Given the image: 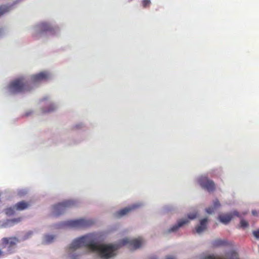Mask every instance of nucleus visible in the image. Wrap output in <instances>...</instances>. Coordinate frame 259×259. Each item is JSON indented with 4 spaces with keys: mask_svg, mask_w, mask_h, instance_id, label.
Here are the masks:
<instances>
[{
    "mask_svg": "<svg viewBox=\"0 0 259 259\" xmlns=\"http://www.w3.org/2000/svg\"><path fill=\"white\" fill-rule=\"evenodd\" d=\"M107 236L105 231L94 232L77 237L69 245L71 249L87 247L91 253L96 254L101 259H114L117 256V250L126 242L125 239L117 243H104Z\"/></svg>",
    "mask_w": 259,
    "mask_h": 259,
    "instance_id": "f257e3e1",
    "label": "nucleus"
},
{
    "mask_svg": "<svg viewBox=\"0 0 259 259\" xmlns=\"http://www.w3.org/2000/svg\"><path fill=\"white\" fill-rule=\"evenodd\" d=\"M59 29V27L54 20H43L33 25L31 29V33L34 39H40L48 34H56Z\"/></svg>",
    "mask_w": 259,
    "mask_h": 259,
    "instance_id": "f03ea898",
    "label": "nucleus"
},
{
    "mask_svg": "<svg viewBox=\"0 0 259 259\" xmlns=\"http://www.w3.org/2000/svg\"><path fill=\"white\" fill-rule=\"evenodd\" d=\"M94 224V222L92 220L80 218L59 222L52 225L51 227L54 229H80L89 227Z\"/></svg>",
    "mask_w": 259,
    "mask_h": 259,
    "instance_id": "7ed1b4c3",
    "label": "nucleus"
},
{
    "mask_svg": "<svg viewBox=\"0 0 259 259\" xmlns=\"http://www.w3.org/2000/svg\"><path fill=\"white\" fill-rule=\"evenodd\" d=\"M40 110L43 113H49L55 111L58 108V105L54 98L49 95L44 96L39 100Z\"/></svg>",
    "mask_w": 259,
    "mask_h": 259,
    "instance_id": "20e7f679",
    "label": "nucleus"
},
{
    "mask_svg": "<svg viewBox=\"0 0 259 259\" xmlns=\"http://www.w3.org/2000/svg\"><path fill=\"white\" fill-rule=\"evenodd\" d=\"M19 240L16 237H4L0 240V247L4 249L5 255L14 253Z\"/></svg>",
    "mask_w": 259,
    "mask_h": 259,
    "instance_id": "39448f33",
    "label": "nucleus"
},
{
    "mask_svg": "<svg viewBox=\"0 0 259 259\" xmlns=\"http://www.w3.org/2000/svg\"><path fill=\"white\" fill-rule=\"evenodd\" d=\"M196 181L202 189L209 193L213 192L216 190L215 183L209 178L207 174H202L197 176Z\"/></svg>",
    "mask_w": 259,
    "mask_h": 259,
    "instance_id": "423d86ee",
    "label": "nucleus"
},
{
    "mask_svg": "<svg viewBox=\"0 0 259 259\" xmlns=\"http://www.w3.org/2000/svg\"><path fill=\"white\" fill-rule=\"evenodd\" d=\"M77 201L73 199H68L59 202L52 206V214L58 217L62 214L66 210L70 207L76 205Z\"/></svg>",
    "mask_w": 259,
    "mask_h": 259,
    "instance_id": "0eeeda50",
    "label": "nucleus"
},
{
    "mask_svg": "<svg viewBox=\"0 0 259 259\" xmlns=\"http://www.w3.org/2000/svg\"><path fill=\"white\" fill-rule=\"evenodd\" d=\"M200 259H240L238 253L234 250L226 251L224 256L213 253H203L200 255Z\"/></svg>",
    "mask_w": 259,
    "mask_h": 259,
    "instance_id": "6e6552de",
    "label": "nucleus"
},
{
    "mask_svg": "<svg viewBox=\"0 0 259 259\" xmlns=\"http://www.w3.org/2000/svg\"><path fill=\"white\" fill-rule=\"evenodd\" d=\"M25 89V84L19 78L12 81L8 86V91L11 94H16L21 93Z\"/></svg>",
    "mask_w": 259,
    "mask_h": 259,
    "instance_id": "1a4fd4ad",
    "label": "nucleus"
},
{
    "mask_svg": "<svg viewBox=\"0 0 259 259\" xmlns=\"http://www.w3.org/2000/svg\"><path fill=\"white\" fill-rule=\"evenodd\" d=\"M142 205L143 203L140 202L133 203L122 209H121L118 211H115L113 213V217L117 219L121 218L126 215L128 212H131V211L139 208Z\"/></svg>",
    "mask_w": 259,
    "mask_h": 259,
    "instance_id": "9d476101",
    "label": "nucleus"
},
{
    "mask_svg": "<svg viewBox=\"0 0 259 259\" xmlns=\"http://www.w3.org/2000/svg\"><path fill=\"white\" fill-rule=\"evenodd\" d=\"M124 239H125L126 241V243H125L124 244H123V245H121V246L117 250V255L118 254V250L121 248L122 247V246L126 245V244H128V248L131 249V250H136L139 248L141 247V246H142V240L140 239H134V240H132L131 241H129L128 240V239L127 238H123V239H122L118 241H116V242H113L112 243H119L121 241H122V240H124Z\"/></svg>",
    "mask_w": 259,
    "mask_h": 259,
    "instance_id": "9b49d317",
    "label": "nucleus"
},
{
    "mask_svg": "<svg viewBox=\"0 0 259 259\" xmlns=\"http://www.w3.org/2000/svg\"><path fill=\"white\" fill-rule=\"evenodd\" d=\"M189 222L187 219H181L177 221V223L172 225L169 229L165 231V234H170L177 232L181 228L184 226Z\"/></svg>",
    "mask_w": 259,
    "mask_h": 259,
    "instance_id": "f8f14e48",
    "label": "nucleus"
},
{
    "mask_svg": "<svg viewBox=\"0 0 259 259\" xmlns=\"http://www.w3.org/2000/svg\"><path fill=\"white\" fill-rule=\"evenodd\" d=\"M208 222L209 220L207 217H205L199 220V224L195 227V232L198 234H200L205 231L207 229Z\"/></svg>",
    "mask_w": 259,
    "mask_h": 259,
    "instance_id": "ddd939ff",
    "label": "nucleus"
},
{
    "mask_svg": "<svg viewBox=\"0 0 259 259\" xmlns=\"http://www.w3.org/2000/svg\"><path fill=\"white\" fill-rule=\"evenodd\" d=\"M50 73L48 71H42L31 76L34 82H39L47 80L50 77Z\"/></svg>",
    "mask_w": 259,
    "mask_h": 259,
    "instance_id": "4468645a",
    "label": "nucleus"
},
{
    "mask_svg": "<svg viewBox=\"0 0 259 259\" xmlns=\"http://www.w3.org/2000/svg\"><path fill=\"white\" fill-rule=\"evenodd\" d=\"M221 204L218 198H215L212 201V205L210 206L205 209L206 213L209 214H212L215 210L220 207Z\"/></svg>",
    "mask_w": 259,
    "mask_h": 259,
    "instance_id": "2eb2a0df",
    "label": "nucleus"
},
{
    "mask_svg": "<svg viewBox=\"0 0 259 259\" xmlns=\"http://www.w3.org/2000/svg\"><path fill=\"white\" fill-rule=\"evenodd\" d=\"M56 235L49 233L44 234L41 238V244L42 245H49L53 243L56 238Z\"/></svg>",
    "mask_w": 259,
    "mask_h": 259,
    "instance_id": "dca6fc26",
    "label": "nucleus"
},
{
    "mask_svg": "<svg viewBox=\"0 0 259 259\" xmlns=\"http://www.w3.org/2000/svg\"><path fill=\"white\" fill-rule=\"evenodd\" d=\"M232 219V215L229 213L220 214L218 216L219 221L224 225L228 224Z\"/></svg>",
    "mask_w": 259,
    "mask_h": 259,
    "instance_id": "f3484780",
    "label": "nucleus"
},
{
    "mask_svg": "<svg viewBox=\"0 0 259 259\" xmlns=\"http://www.w3.org/2000/svg\"><path fill=\"white\" fill-rule=\"evenodd\" d=\"M77 249H71L68 247L67 253L68 256L71 259H77L80 255L81 252L77 250Z\"/></svg>",
    "mask_w": 259,
    "mask_h": 259,
    "instance_id": "a211bd4d",
    "label": "nucleus"
},
{
    "mask_svg": "<svg viewBox=\"0 0 259 259\" xmlns=\"http://www.w3.org/2000/svg\"><path fill=\"white\" fill-rule=\"evenodd\" d=\"M211 244L214 247H219L221 246H227L229 244L227 240H222L221 239H217L212 241Z\"/></svg>",
    "mask_w": 259,
    "mask_h": 259,
    "instance_id": "6ab92c4d",
    "label": "nucleus"
},
{
    "mask_svg": "<svg viewBox=\"0 0 259 259\" xmlns=\"http://www.w3.org/2000/svg\"><path fill=\"white\" fill-rule=\"evenodd\" d=\"M21 218H18L12 219L7 220L5 223L4 226L6 227H10L13 226L14 224L20 222Z\"/></svg>",
    "mask_w": 259,
    "mask_h": 259,
    "instance_id": "aec40b11",
    "label": "nucleus"
},
{
    "mask_svg": "<svg viewBox=\"0 0 259 259\" xmlns=\"http://www.w3.org/2000/svg\"><path fill=\"white\" fill-rule=\"evenodd\" d=\"M16 210H23L28 207V203L22 201L17 203L15 205Z\"/></svg>",
    "mask_w": 259,
    "mask_h": 259,
    "instance_id": "412c9836",
    "label": "nucleus"
},
{
    "mask_svg": "<svg viewBox=\"0 0 259 259\" xmlns=\"http://www.w3.org/2000/svg\"><path fill=\"white\" fill-rule=\"evenodd\" d=\"M16 210V208L14 205L5 209V212L8 216H12L15 214Z\"/></svg>",
    "mask_w": 259,
    "mask_h": 259,
    "instance_id": "4be33fe9",
    "label": "nucleus"
},
{
    "mask_svg": "<svg viewBox=\"0 0 259 259\" xmlns=\"http://www.w3.org/2000/svg\"><path fill=\"white\" fill-rule=\"evenodd\" d=\"M176 209V206L172 204H168L163 206V211L165 212L172 211Z\"/></svg>",
    "mask_w": 259,
    "mask_h": 259,
    "instance_id": "5701e85b",
    "label": "nucleus"
},
{
    "mask_svg": "<svg viewBox=\"0 0 259 259\" xmlns=\"http://www.w3.org/2000/svg\"><path fill=\"white\" fill-rule=\"evenodd\" d=\"M10 7L6 5H3L0 6V17L4 14L9 11Z\"/></svg>",
    "mask_w": 259,
    "mask_h": 259,
    "instance_id": "b1692460",
    "label": "nucleus"
},
{
    "mask_svg": "<svg viewBox=\"0 0 259 259\" xmlns=\"http://www.w3.org/2000/svg\"><path fill=\"white\" fill-rule=\"evenodd\" d=\"M33 234V231H28L23 236V240H26L28 239L29 238L31 237V236H32Z\"/></svg>",
    "mask_w": 259,
    "mask_h": 259,
    "instance_id": "393cba45",
    "label": "nucleus"
},
{
    "mask_svg": "<svg viewBox=\"0 0 259 259\" xmlns=\"http://www.w3.org/2000/svg\"><path fill=\"white\" fill-rule=\"evenodd\" d=\"M240 224V227H241L243 229H245V228L248 227L249 226L248 223L243 219H241Z\"/></svg>",
    "mask_w": 259,
    "mask_h": 259,
    "instance_id": "a878e982",
    "label": "nucleus"
},
{
    "mask_svg": "<svg viewBox=\"0 0 259 259\" xmlns=\"http://www.w3.org/2000/svg\"><path fill=\"white\" fill-rule=\"evenodd\" d=\"M188 219L190 220H193L195 219L197 217V213L193 212L188 214L187 215Z\"/></svg>",
    "mask_w": 259,
    "mask_h": 259,
    "instance_id": "bb28decb",
    "label": "nucleus"
},
{
    "mask_svg": "<svg viewBox=\"0 0 259 259\" xmlns=\"http://www.w3.org/2000/svg\"><path fill=\"white\" fill-rule=\"evenodd\" d=\"M142 6L144 8L149 7L151 4L150 0H143L142 2Z\"/></svg>",
    "mask_w": 259,
    "mask_h": 259,
    "instance_id": "cd10ccee",
    "label": "nucleus"
},
{
    "mask_svg": "<svg viewBox=\"0 0 259 259\" xmlns=\"http://www.w3.org/2000/svg\"><path fill=\"white\" fill-rule=\"evenodd\" d=\"M27 193V190L26 189H21L18 191V195L20 196H22L26 195Z\"/></svg>",
    "mask_w": 259,
    "mask_h": 259,
    "instance_id": "c85d7f7f",
    "label": "nucleus"
},
{
    "mask_svg": "<svg viewBox=\"0 0 259 259\" xmlns=\"http://www.w3.org/2000/svg\"><path fill=\"white\" fill-rule=\"evenodd\" d=\"M84 125L83 123L82 122H79V123H77L76 124H75L74 126V128H75V129H81L83 127H84Z\"/></svg>",
    "mask_w": 259,
    "mask_h": 259,
    "instance_id": "c756f323",
    "label": "nucleus"
},
{
    "mask_svg": "<svg viewBox=\"0 0 259 259\" xmlns=\"http://www.w3.org/2000/svg\"><path fill=\"white\" fill-rule=\"evenodd\" d=\"M252 235L256 239L258 240L259 239V229L255 230H253L252 231Z\"/></svg>",
    "mask_w": 259,
    "mask_h": 259,
    "instance_id": "7c9ffc66",
    "label": "nucleus"
},
{
    "mask_svg": "<svg viewBox=\"0 0 259 259\" xmlns=\"http://www.w3.org/2000/svg\"><path fill=\"white\" fill-rule=\"evenodd\" d=\"M229 213H231L232 216H235L239 218H241V216L240 214V213L238 212V211L236 210H234L232 212H230Z\"/></svg>",
    "mask_w": 259,
    "mask_h": 259,
    "instance_id": "2f4dec72",
    "label": "nucleus"
},
{
    "mask_svg": "<svg viewBox=\"0 0 259 259\" xmlns=\"http://www.w3.org/2000/svg\"><path fill=\"white\" fill-rule=\"evenodd\" d=\"M6 34V30L4 28H0V39L2 38Z\"/></svg>",
    "mask_w": 259,
    "mask_h": 259,
    "instance_id": "473e14b6",
    "label": "nucleus"
},
{
    "mask_svg": "<svg viewBox=\"0 0 259 259\" xmlns=\"http://www.w3.org/2000/svg\"><path fill=\"white\" fill-rule=\"evenodd\" d=\"M32 113L33 111L32 110H28L25 112L24 115L26 117H28L30 116Z\"/></svg>",
    "mask_w": 259,
    "mask_h": 259,
    "instance_id": "72a5a7b5",
    "label": "nucleus"
},
{
    "mask_svg": "<svg viewBox=\"0 0 259 259\" xmlns=\"http://www.w3.org/2000/svg\"><path fill=\"white\" fill-rule=\"evenodd\" d=\"M251 213L253 216L258 217L259 215V210L257 211L256 210H252L251 211Z\"/></svg>",
    "mask_w": 259,
    "mask_h": 259,
    "instance_id": "f704fd0d",
    "label": "nucleus"
},
{
    "mask_svg": "<svg viewBox=\"0 0 259 259\" xmlns=\"http://www.w3.org/2000/svg\"><path fill=\"white\" fill-rule=\"evenodd\" d=\"M148 259H157V257L155 255L150 256Z\"/></svg>",
    "mask_w": 259,
    "mask_h": 259,
    "instance_id": "c9c22d12",
    "label": "nucleus"
},
{
    "mask_svg": "<svg viewBox=\"0 0 259 259\" xmlns=\"http://www.w3.org/2000/svg\"><path fill=\"white\" fill-rule=\"evenodd\" d=\"M165 259H175V258L171 255H168L166 256Z\"/></svg>",
    "mask_w": 259,
    "mask_h": 259,
    "instance_id": "e433bc0d",
    "label": "nucleus"
},
{
    "mask_svg": "<svg viewBox=\"0 0 259 259\" xmlns=\"http://www.w3.org/2000/svg\"><path fill=\"white\" fill-rule=\"evenodd\" d=\"M4 252L3 251V250H2V249H0V255H5V254Z\"/></svg>",
    "mask_w": 259,
    "mask_h": 259,
    "instance_id": "4c0bfd02",
    "label": "nucleus"
},
{
    "mask_svg": "<svg viewBox=\"0 0 259 259\" xmlns=\"http://www.w3.org/2000/svg\"><path fill=\"white\" fill-rule=\"evenodd\" d=\"M20 0H17V2L20 1Z\"/></svg>",
    "mask_w": 259,
    "mask_h": 259,
    "instance_id": "58836bf2",
    "label": "nucleus"
}]
</instances>
